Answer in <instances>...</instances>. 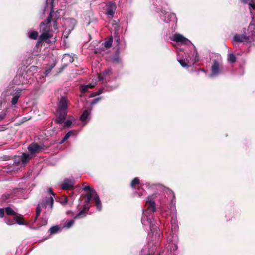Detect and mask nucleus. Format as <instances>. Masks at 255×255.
I'll use <instances>...</instances> for the list:
<instances>
[{
    "instance_id": "6e6552de",
    "label": "nucleus",
    "mask_w": 255,
    "mask_h": 255,
    "mask_svg": "<svg viewBox=\"0 0 255 255\" xmlns=\"http://www.w3.org/2000/svg\"><path fill=\"white\" fill-rule=\"evenodd\" d=\"M250 39V37L244 34H236L233 37V41L236 42H247Z\"/></svg>"
},
{
    "instance_id": "79ce46f5",
    "label": "nucleus",
    "mask_w": 255,
    "mask_h": 255,
    "mask_svg": "<svg viewBox=\"0 0 255 255\" xmlns=\"http://www.w3.org/2000/svg\"><path fill=\"white\" fill-rule=\"evenodd\" d=\"M83 190L84 191H89V192H94V193H96V192L92 188H91L90 186H85L84 188H83Z\"/></svg>"
},
{
    "instance_id": "f257e3e1",
    "label": "nucleus",
    "mask_w": 255,
    "mask_h": 255,
    "mask_svg": "<svg viewBox=\"0 0 255 255\" xmlns=\"http://www.w3.org/2000/svg\"><path fill=\"white\" fill-rule=\"evenodd\" d=\"M44 147L43 144L39 145L38 143H33L28 146V149L31 154L33 155L39 153L44 149Z\"/></svg>"
},
{
    "instance_id": "774afa93",
    "label": "nucleus",
    "mask_w": 255,
    "mask_h": 255,
    "mask_svg": "<svg viewBox=\"0 0 255 255\" xmlns=\"http://www.w3.org/2000/svg\"><path fill=\"white\" fill-rule=\"evenodd\" d=\"M251 1H252V3H254L255 4V0H251Z\"/></svg>"
},
{
    "instance_id": "4c0bfd02",
    "label": "nucleus",
    "mask_w": 255,
    "mask_h": 255,
    "mask_svg": "<svg viewBox=\"0 0 255 255\" xmlns=\"http://www.w3.org/2000/svg\"><path fill=\"white\" fill-rule=\"evenodd\" d=\"M74 223V220H70L67 221L66 222V225H65V227H66L67 228H69L73 225Z\"/></svg>"
},
{
    "instance_id": "6e6d98bb",
    "label": "nucleus",
    "mask_w": 255,
    "mask_h": 255,
    "mask_svg": "<svg viewBox=\"0 0 255 255\" xmlns=\"http://www.w3.org/2000/svg\"><path fill=\"white\" fill-rule=\"evenodd\" d=\"M199 61V57L197 55V53L196 54V56L195 57V62H197Z\"/></svg>"
},
{
    "instance_id": "bb28decb",
    "label": "nucleus",
    "mask_w": 255,
    "mask_h": 255,
    "mask_svg": "<svg viewBox=\"0 0 255 255\" xmlns=\"http://www.w3.org/2000/svg\"><path fill=\"white\" fill-rule=\"evenodd\" d=\"M140 181L138 178H134L131 182L130 186L132 188H135L136 185L139 184Z\"/></svg>"
},
{
    "instance_id": "aec40b11",
    "label": "nucleus",
    "mask_w": 255,
    "mask_h": 255,
    "mask_svg": "<svg viewBox=\"0 0 255 255\" xmlns=\"http://www.w3.org/2000/svg\"><path fill=\"white\" fill-rule=\"evenodd\" d=\"M248 28L251 30L252 35L255 33V19L254 18L250 22Z\"/></svg>"
},
{
    "instance_id": "e433bc0d",
    "label": "nucleus",
    "mask_w": 255,
    "mask_h": 255,
    "mask_svg": "<svg viewBox=\"0 0 255 255\" xmlns=\"http://www.w3.org/2000/svg\"><path fill=\"white\" fill-rule=\"evenodd\" d=\"M21 163H22V161H21L20 156H18V157H16L15 158L14 160V165L18 166V165H20V164Z\"/></svg>"
},
{
    "instance_id": "bf43d9fd",
    "label": "nucleus",
    "mask_w": 255,
    "mask_h": 255,
    "mask_svg": "<svg viewBox=\"0 0 255 255\" xmlns=\"http://www.w3.org/2000/svg\"><path fill=\"white\" fill-rule=\"evenodd\" d=\"M241 1L244 3H247L250 0H241Z\"/></svg>"
},
{
    "instance_id": "13d9d810",
    "label": "nucleus",
    "mask_w": 255,
    "mask_h": 255,
    "mask_svg": "<svg viewBox=\"0 0 255 255\" xmlns=\"http://www.w3.org/2000/svg\"><path fill=\"white\" fill-rule=\"evenodd\" d=\"M37 67L36 66H31L30 68V69L31 70H35L36 69H37Z\"/></svg>"
},
{
    "instance_id": "9b49d317",
    "label": "nucleus",
    "mask_w": 255,
    "mask_h": 255,
    "mask_svg": "<svg viewBox=\"0 0 255 255\" xmlns=\"http://www.w3.org/2000/svg\"><path fill=\"white\" fill-rule=\"evenodd\" d=\"M147 203L148 204V209L150 210L152 212H154L156 211L155 203L151 199V197H148L146 201Z\"/></svg>"
},
{
    "instance_id": "4d7b16f0",
    "label": "nucleus",
    "mask_w": 255,
    "mask_h": 255,
    "mask_svg": "<svg viewBox=\"0 0 255 255\" xmlns=\"http://www.w3.org/2000/svg\"><path fill=\"white\" fill-rule=\"evenodd\" d=\"M91 199H88V198H87L86 200H85V203L87 204H88L90 201H91Z\"/></svg>"
},
{
    "instance_id": "09e8293b",
    "label": "nucleus",
    "mask_w": 255,
    "mask_h": 255,
    "mask_svg": "<svg viewBox=\"0 0 255 255\" xmlns=\"http://www.w3.org/2000/svg\"><path fill=\"white\" fill-rule=\"evenodd\" d=\"M6 223L8 225H13L14 224L13 221L11 220H9L8 221H7Z\"/></svg>"
},
{
    "instance_id": "f704fd0d",
    "label": "nucleus",
    "mask_w": 255,
    "mask_h": 255,
    "mask_svg": "<svg viewBox=\"0 0 255 255\" xmlns=\"http://www.w3.org/2000/svg\"><path fill=\"white\" fill-rule=\"evenodd\" d=\"M55 66V64H51L48 68H47L45 71V75H47L49 73H50L52 69Z\"/></svg>"
},
{
    "instance_id": "49530a36",
    "label": "nucleus",
    "mask_w": 255,
    "mask_h": 255,
    "mask_svg": "<svg viewBox=\"0 0 255 255\" xmlns=\"http://www.w3.org/2000/svg\"><path fill=\"white\" fill-rule=\"evenodd\" d=\"M74 134V131H70L67 133L66 134L65 136L68 138V139Z\"/></svg>"
},
{
    "instance_id": "3c124183",
    "label": "nucleus",
    "mask_w": 255,
    "mask_h": 255,
    "mask_svg": "<svg viewBox=\"0 0 255 255\" xmlns=\"http://www.w3.org/2000/svg\"><path fill=\"white\" fill-rule=\"evenodd\" d=\"M68 139V138L66 137V136H65L64 137V138L62 139V140H61V141L60 142V143H63L65 141H66Z\"/></svg>"
},
{
    "instance_id": "052dcab7",
    "label": "nucleus",
    "mask_w": 255,
    "mask_h": 255,
    "mask_svg": "<svg viewBox=\"0 0 255 255\" xmlns=\"http://www.w3.org/2000/svg\"><path fill=\"white\" fill-rule=\"evenodd\" d=\"M110 72H111V70H107V71H105L103 73V74H108L109 73H110Z\"/></svg>"
},
{
    "instance_id": "680f3d73",
    "label": "nucleus",
    "mask_w": 255,
    "mask_h": 255,
    "mask_svg": "<svg viewBox=\"0 0 255 255\" xmlns=\"http://www.w3.org/2000/svg\"><path fill=\"white\" fill-rule=\"evenodd\" d=\"M63 69V67H61V68L59 69V71L57 73H61V72L62 71Z\"/></svg>"
},
{
    "instance_id": "393cba45",
    "label": "nucleus",
    "mask_w": 255,
    "mask_h": 255,
    "mask_svg": "<svg viewBox=\"0 0 255 255\" xmlns=\"http://www.w3.org/2000/svg\"><path fill=\"white\" fill-rule=\"evenodd\" d=\"M120 52L119 49L117 48L116 51V54L115 56L113 58V61L114 62H116L117 63H119L120 62V58L119 57Z\"/></svg>"
},
{
    "instance_id": "e2e57ef3",
    "label": "nucleus",
    "mask_w": 255,
    "mask_h": 255,
    "mask_svg": "<svg viewBox=\"0 0 255 255\" xmlns=\"http://www.w3.org/2000/svg\"><path fill=\"white\" fill-rule=\"evenodd\" d=\"M99 78L100 80H103L104 79V78L102 76H99Z\"/></svg>"
},
{
    "instance_id": "a211bd4d",
    "label": "nucleus",
    "mask_w": 255,
    "mask_h": 255,
    "mask_svg": "<svg viewBox=\"0 0 255 255\" xmlns=\"http://www.w3.org/2000/svg\"><path fill=\"white\" fill-rule=\"evenodd\" d=\"M113 42V37L112 36L109 37L108 39L102 43V45L105 47L106 49H108L110 48L112 46Z\"/></svg>"
},
{
    "instance_id": "603ef678",
    "label": "nucleus",
    "mask_w": 255,
    "mask_h": 255,
    "mask_svg": "<svg viewBox=\"0 0 255 255\" xmlns=\"http://www.w3.org/2000/svg\"><path fill=\"white\" fill-rule=\"evenodd\" d=\"M68 139V138L66 137V136H65L64 137V138L62 139V140H61V141L60 142V143H63L65 141H66Z\"/></svg>"
},
{
    "instance_id": "423d86ee",
    "label": "nucleus",
    "mask_w": 255,
    "mask_h": 255,
    "mask_svg": "<svg viewBox=\"0 0 255 255\" xmlns=\"http://www.w3.org/2000/svg\"><path fill=\"white\" fill-rule=\"evenodd\" d=\"M171 39L176 42H180L182 44H186L187 42L189 41L188 39L184 37L182 35L177 33H176L175 34H174Z\"/></svg>"
},
{
    "instance_id": "c85d7f7f",
    "label": "nucleus",
    "mask_w": 255,
    "mask_h": 255,
    "mask_svg": "<svg viewBox=\"0 0 255 255\" xmlns=\"http://www.w3.org/2000/svg\"><path fill=\"white\" fill-rule=\"evenodd\" d=\"M6 116V110L0 108V121L3 120Z\"/></svg>"
},
{
    "instance_id": "4468645a",
    "label": "nucleus",
    "mask_w": 255,
    "mask_h": 255,
    "mask_svg": "<svg viewBox=\"0 0 255 255\" xmlns=\"http://www.w3.org/2000/svg\"><path fill=\"white\" fill-rule=\"evenodd\" d=\"M89 209V207L84 206L83 209L79 212V213L74 217V219L81 218L84 216H85V214L88 211Z\"/></svg>"
},
{
    "instance_id": "69168bd1",
    "label": "nucleus",
    "mask_w": 255,
    "mask_h": 255,
    "mask_svg": "<svg viewBox=\"0 0 255 255\" xmlns=\"http://www.w3.org/2000/svg\"><path fill=\"white\" fill-rule=\"evenodd\" d=\"M116 41L117 42L118 44H119L120 43V39H117Z\"/></svg>"
},
{
    "instance_id": "412c9836",
    "label": "nucleus",
    "mask_w": 255,
    "mask_h": 255,
    "mask_svg": "<svg viewBox=\"0 0 255 255\" xmlns=\"http://www.w3.org/2000/svg\"><path fill=\"white\" fill-rule=\"evenodd\" d=\"M95 194L96 195V196L94 198L95 204L98 210L100 211L102 208V204L99 197L97 196L96 193Z\"/></svg>"
},
{
    "instance_id": "f8f14e48",
    "label": "nucleus",
    "mask_w": 255,
    "mask_h": 255,
    "mask_svg": "<svg viewBox=\"0 0 255 255\" xmlns=\"http://www.w3.org/2000/svg\"><path fill=\"white\" fill-rule=\"evenodd\" d=\"M39 26L41 32H52L50 25H45L44 23H40Z\"/></svg>"
},
{
    "instance_id": "37998d69",
    "label": "nucleus",
    "mask_w": 255,
    "mask_h": 255,
    "mask_svg": "<svg viewBox=\"0 0 255 255\" xmlns=\"http://www.w3.org/2000/svg\"><path fill=\"white\" fill-rule=\"evenodd\" d=\"M53 21V27L55 30L58 29V22L57 21L52 20Z\"/></svg>"
},
{
    "instance_id": "de8ad7c7",
    "label": "nucleus",
    "mask_w": 255,
    "mask_h": 255,
    "mask_svg": "<svg viewBox=\"0 0 255 255\" xmlns=\"http://www.w3.org/2000/svg\"><path fill=\"white\" fill-rule=\"evenodd\" d=\"M249 5L253 10H255V4L254 3H252V1H250Z\"/></svg>"
},
{
    "instance_id": "39448f33",
    "label": "nucleus",
    "mask_w": 255,
    "mask_h": 255,
    "mask_svg": "<svg viewBox=\"0 0 255 255\" xmlns=\"http://www.w3.org/2000/svg\"><path fill=\"white\" fill-rule=\"evenodd\" d=\"M211 70L210 77L217 75L220 73V64L217 60H214Z\"/></svg>"
},
{
    "instance_id": "2f4dec72",
    "label": "nucleus",
    "mask_w": 255,
    "mask_h": 255,
    "mask_svg": "<svg viewBox=\"0 0 255 255\" xmlns=\"http://www.w3.org/2000/svg\"><path fill=\"white\" fill-rule=\"evenodd\" d=\"M112 26L114 28V34H117L118 33V30L119 29V25L117 23H116L115 21H114L112 23Z\"/></svg>"
},
{
    "instance_id": "9d476101",
    "label": "nucleus",
    "mask_w": 255,
    "mask_h": 255,
    "mask_svg": "<svg viewBox=\"0 0 255 255\" xmlns=\"http://www.w3.org/2000/svg\"><path fill=\"white\" fill-rule=\"evenodd\" d=\"M52 32H42L39 37V43L42 41H45L53 37Z\"/></svg>"
},
{
    "instance_id": "b1692460",
    "label": "nucleus",
    "mask_w": 255,
    "mask_h": 255,
    "mask_svg": "<svg viewBox=\"0 0 255 255\" xmlns=\"http://www.w3.org/2000/svg\"><path fill=\"white\" fill-rule=\"evenodd\" d=\"M228 61L231 63H234L236 61V57L234 54H229L228 55Z\"/></svg>"
},
{
    "instance_id": "72a5a7b5",
    "label": "nucleus",
    "mask_w": 255,
    "mask_h": 255,
    "mask_svg": "<svg viewBox=\"0 0 255 255\" xmlns=\"http://www.w3.org/2000/svg\"><path fill=\"white\" fill-rule=\"evenodd\" d=\"M88 89H89L87 85H81L80 86V90L83 93L87 92Z\"/></svg>"
},
{
    "instance_id": "8fccbe9b",
    "label": "nucleus",
    "mask_w": 255,
    "mask_h": 255,
    "mask_svg": "<svg viewBox=\"0 0 255 255\" xmlns=\"http://www.w3.org/2000/svg\"><path fill=\"white\" fill-rule=\"evenodd\" d=\"M68 139V138L66 137V136H65L64 137V138L62 139V140H61V141L60 142V143H63L65 141H66Z\"/></svg>"
},
{
    "instance_id": "f03ea898",
    "label": "nucleus",
    "mask_w": 255,
    "mask_h": 255,
    "mask_svg": "<svg viewBox=\"0 0 255 255\" xmlns=\"http://www.w3.org/2000/svg\"><path fill=\"white\" fill-rule=\"evenodd\" d=\"M116 9V4L113 2H109L106 5V14L109 16L110 17H113L115 11Z\"/></svg>"
},
{
    "instance_id": "5fc2aeb1",
    "label": "nucleus",
    "mask_w": 255,
    "mask_h": 255,
    "mask_svg": "<svg viewBox=\"0 0 255 255\" xmlns=\"http://www.w3.org/2000/svg\"><path fill=\"white\" fill-rule=\"evenodd\" d=\"M48 191L50 193H51L52 195H53L54 196H55V194L54 193V192H53V190L51 188H49L48 189Z\"/></svg>"
},
{
    "instance_id": "7ed1b4c3",
    "label": "nucleus",
    "mask_w": 255,
    "mask_h": 255,
    "mask_svg": "<svg viewBox=\"0 0 255 255\" xmlns=\"http://www.w3.org/2000/svg\"><path fill=\"white\" fill-rule=\"evenodd\" d=\"M58 114L56 116L57 118L55 120V122L56 124H62L66 120L67 117V111H57Z\"/></svg>"
},
{
    "instance_id": "5701e85b",
    "label": "nucleus",
    "mask_w": 255,
    "mask_h": 255,
    "mask_svg": "<svg viewBox=\"0 0 255 255\" xmlns=\"http://www.w3.org/2000/svg\"><path fill=\"white\" fill-rule=\"evenodd\" d=\"M5 212L7 215H16L17 213L15 212L11 207H8L5 208Z\"/></svg>"
},
{
    "instance_id": "7c9ffc66",
    "label": "nucleus",
    "mask_w": 255,
    "mask_h": 255,
    "mask_svg": "<svg viewBox=\"0 0 255 255\" xmlns=\"http://www.w3.org/2000/svg\"><path fill=\"white\" fill-rule=\"evenodd\" d=\"M59 202L63 205H65L68 202V199L66 196H63L59 198Z\"/></svg>"
},
{
    "instance_id": "1a4fd4ad",
    "label": "nucleus",
    "mask_w": 255,
    "mask_h": 255,
    "mask_svg": "<svg viewBox=\"0 0 255 255\" xmlns=\"http://www.w3.org/2000/svg\"><path fill=\"white\" fill-rule=\"evenodd\" d=\"M54 204V200L52 197H46L45 199V201L41 203V206L43 208H46L47 205H49L51 209H53Z\"/></svg>"
},
{
    "instance_id": "4be33fe9",
    "label": "nucleus",
    "mask_w": 255,
    "mask_h": 255,
    "mask_svg": "<svg viewBox=\"0 0 255 255\" xmlns=\"http://www.w3.org/2000/svg\"><path fill=\"white\" fill-rule=\"evenodd\" d=\"M180 65L184 68H188L189 66V62L188 60H185V59H180L178 60Z\"/></svg>"
},
{
    "instance_id": "dca6fc26",
    "label": "nucleus",
    "mask_w": 255,
    "mask_h": 255,
    "mask_svg": "<svg viewBox=\"0 0 255 255\" xmlns=\"http://www.w3.org/2000/svg\"><path fill=\"white\" fill-rule=\"evenodd\" d=\"M49 14H51L52 18L53 20L57 21L60 18V13L58 11H54L53 10V8L52 7L51 11Z\"/></svg>"
},
{
    "instance_id": "a19ab883",
    "label": "nucleus",
    "mask_w": 255,
    "mask_h": 255,
    "mask_svg": "<svg viewBox=\"0 0 255 255\" xmlns=\"http://www.w3.org/2000/svg\"><path fill=\"white\" fill-rule=\"evenodd\" d=\"M101 99H102L101 97H98V98H96L93 99L92 101V102H91V106H93L94 105L99 102L101 101Z\"/></svg>"
},
{
    "instance_id": "f3484780",
    "label": "nucleus",
    "mask_w": 255,
    "mask_h": 255,
    "mask_svg": "<svg viewBox=\"0 0 255 255\" xmlns=\"http://www.w3.org/2000/svg\"><path fill=\"white\" fill-rule=\"evenodd\" d=\"M20 158L22 161V163L24 165H25L31 159L30 155L26 153H23L22 156L20 157Z\"/></svg>"
},
{
    "instance_id": "c9c22d12",
    "label": "nucleus",
    "mask_w": 255,
    "mask_h": 255,
    "mask_svg": "<svg viewBox=\"0 0 255 255\" xmlns=\"http://www.w3.org/2000/svg\"><path fill=\"white\" fill-rule=\"evenodd\" d=\"M10 196L11 195L9 194H3L1 197V201L2 202H5L6 200L10 198Z\"/></svg>"
},
{
    "instance_id": "a18cd8bd",
    "label": "nucleus",
    "mask_w": 255,
    "mask_h": 255,
    "mask_svg": "<svg viewBox=\"0 0 255 255\" xmlns=\"http://www.w3.org/2000/svg\"><path fill=\"white\" fill-rule=\"evenodd\" d=\"M4 210L3 208H0V217L3 218L4 216Z\"/></svg>"
},
{
    "instance_id": "ea45409f",
    "label": "nucleus",
    "mask_w": 255,
    "mask_h": 255,
    "mask_svg": "<svg viewBox=\"0 0 255 255\" xmlns=\"http://www.w3.org/2000/svg\"><path fill=\"white\" fill-rule=\"evenodd\" d=\"M72 121L71 120H67L65 122H64L63 127L64 128L69 127L72 124Z\"/></svg>"
},
{
    "instance_id": "cd10ccee",
    "label": "nucleus",
    "mask_w": 255,
    "mask_h": 255,
    "mask_svg": "<svg viewBox=\"0 0 255 255\" xmlns=\"http://www.w3.org/2000/svg\"><path fill=\"white\" fill-rule=\"evenodd\" d=\"M52 15L51 14H49L47 18L41 22V23H44L45 25H50L51 22L52 21Z\"/></svg>"
},
{
    "instance_id": "6ab92c4d",
    "label": "nucleus",
    "mask_w": 255,
    "mask_h": 255,
    "mask_svg": "<svg viewBox=\"0 0 255 255\" xmlns=\"http://www.w3.org/2000/svg\"><path fill=\"white\" fill-rule=\"evenodd\" d=\"M90 110H85L83 111L82 115L80 116V119L81 121L84 122L88 118V116L90 114Z\"/></svg>"
},
{
    "instance_id": "58836bf2",
    "label": "nucleus",
    "mask_w": 255,
    "mask_h": 255,
    "mask_svg": "<svg viewBox=\"0 0 255 255\" xmlns=\"http://www.w3.org/2000/svg\"><path fill=\"white\" fill-rule=\"evenodd\" d=\"M103 90L102 89H100L98 90V91L91 93L90 97H93L102 94L103 93Z\"/></svg>"
},
{
    "instance_id": "0e129e2a",
    "label": "nucleus",
    "mask_w": 255,
    "mask_h": 255,
    "mask_svg": "<svg viewBox=\"0 0 255 255\" xmlns=\"http://www.w3.org/2000/svg\"><path fill=\"white\" fill-rule=\"evenodd\" d=\"M171 192H172V194H173V198H175V194H174V193L172 191H171Z\"/></svg>"
},
{
    "instance_id": "ddd939ff",
    "label": "nucleus",
    "mask_w": 255,
    "mask_h": 255,
    "mask_svg": "<svg viewBox=\"0 0 255 255\" xmlns=\"http://www.w3.org/2000/svg\"><path fill=\"white\" fill-rule=\"evenodd\" d=\"M21 90L18 89L16 90V91L13 94L14 96L11 100V103L12 105H15L17 103L18 99L20 97V96L21 95Z\"/></svg>"
},
{
    "instance_id": "20e7f679",
    "label": "nucleus",
    "mask_w": 255,
    "mask_h": 255,
    "mask_svg": "<svg viewBox=\"0 0 255 255\" xmlns=\"http://www.w3.org/2000/svg\"><path fill=\"white\" fill-rule=\"evenodd\" d=\"M68 103V100L66 97H61L59 101L58 110L67 111Z\"/></svg>"
},
{
    "instance_id": "c756f323",
    "label": "nucleus",
    "mask_w": 255,
    "mask_h": 255,
    "mask_svg": "<svg viewBox=\"0 0 255 255\" xmlns=\"http://www.w3.org/2000/svg\"><path fill=\"white\" fill-rule=\"evenodd\" d=\"M59 229H60L58 226H54L51 227L49 229V231L51 234H53L56 233L59 230Z\"/></svg>"
},
{
    "instance_id": "0eeeda50",
    "label": "nucleus",
    "mask_w": 255,
    "mask_h": 255,
    "mask_svg": "<svg viewBox=\"0 0 255 255\" xmlns=\"http://www.w3.org/2000/svg\"><path fill=\"white\" fill-rule=\"evenodd\" d=\"M74 181L72 180L69 179H65L61 185V187L63 190H73Z\"/></svg>"
},
{
    "instance_id": "864d4df0",
    "label": "nucleus",
    "mask_w": 255,
    "mask_h": 255,
    "mask_svg": "<svg viewBox=\"0 0 255 255\" xmlns=\"http://www.w3.org/2000/svg\"><path fill=\"white\" fill-rule=\"evenodd\" d=\"M87 86H88V89H89V88H93V87H94L95 85L92 84H87Z\"/></svg>"
},
{
    "instance_id": "a878e982",
    "label": "nucleus",
    "mask_w": 255,
    "mask_h": 255,
    "mask_svg": "<svg viewBox=\"0 0 255 255\" xmlns=\"http://www.w3.org/2000/svg\"><path fill=\"white\" fill-rule=\"evenodd\" d=\"M38 36V33L37 31H32L29 33V38L33 40H36Z\"/></svg>"
},
{
    "instance_id": "2eb2a0df",
    "label": "nucleus",
    "mask_w": 255,
    "mask_h": 255,
    "mask_svg": "<svg viewBox=\"0 0 255 255\" xmlns=\"http://www.w3.org/2000/svg\"><path fill=\"white\" fill-rule=\"evenodd\" d=\"M14 220L19 225H26L27 223L24 221V218L22 215L16 214L15 215Z\"/></svg>"
},
{
    "instance_id": "338daca9",
    "label": "nucleus",
    "mask_w": 255,
    "mask_h": 255,
    "mask_svg": "<svg viewBox=\"0 0 255 255\" xmlns=\"http://www.w3.org/2000/svg\"><path fill=\"white\" fill-rule=\"evenodd\" d=\"M71 213H73L72 211H69L67 212V214H71Z\"/></svg>"
},
{
    "instance_id": "473e14b6",
    "label": "nucleus",
    "mask_w": 255,
    "mask_h": 255,
    "mask_svg": "<svg viewBox=\"0 0 255 255\" xmlns=\"http://www.w3.org/2000/svg\"><path fill=\"white\" fill-rule=\"evenodd\" d=\"M41 203L39 204L36 208V219L35 220L40 216L41 212Z\"/></svg>"
},
{
    "instance_id": "c03bdc74",
    "label": "nucleus",
    "mask_w": 255,
    "mask_h": 255,
    "mask_svg": "<svg viewBox=\"0 0 255 255\" xmlns=\"http://www.w3.org/2000/svg\"><path fill=\"white\" fill-rule=\"evenodd\" d=\"M93 193L94 192H88L86 195L87 198L92 199V198H93Z\"/></svg>"
}]
</instances>
